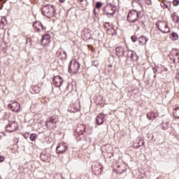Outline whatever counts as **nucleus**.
<instances>
[{"mask_svg":"<svg viewBox=\"0 0 179 179\" xmlns=\"http://www.w3.org/2000/svg\"><path fill=\"white\" fill-rule=\"evenodd\" d=\"M8 107L11 111L15 113H20L22 111V108H20V104L17 102H13L8 105Z\"/></svg>","mask_w":179,"mask_h":179,"instance_id":"nucleus-10","label":"nucleus"},{"mask_svg":"<svg viewBox=\"0 0 179 179\" xmlns=\"http://www.w3.org/2000/svg\"><path fill=\"white\" fill-rule=\"evenodd\" d=\"M101 6H103V4H101V2H97L96 4V8L97 9H100V8H101Z\"/></svg>","mask_w":179,"mask_h":179,"instance_id":"nucleus-33","label":"nucleus"},{"mask_svg":"<svg viewBox=\"0 0 179 179\" xmlns=\"http://www.w3.org/2000/svg\"><path fill=\"white\" fill-rule=\"evenodd\" d=\"M68 149V144L66 143H60L58 144L56 152L58 153V155H62V153H65L66 152V150Z\"/></svg>","mask_w":179,"mask_h":179,"instance_id":"nucleus-9","label":"nucleus"},{"mask_svg":"<svg viewBox=\"0 0 179 179\" xmlns=\"http://www.w3.org/2000/svg\"><path fill=\"white\" fill-rule=\"evenodd\" d=\"M169 128V122H162V129H167Z\"/></svg>","mask_w":179,"mask_h":179,"instance_id":"nucleus-27","label":"nucleus"},{"mask_svg":"<svg viewBox=\"0 0 179 179\" xmlns=\"http://www.w3.org/2000/svg\"><path fill=\"white\" fill-rule=\"evenodd\" d=\"M103 12L106 15H110V16H113V15L115 13V10L113 6L108 5L104 8Z\"/></svg>","mask_w":179,"mask_h":179,"instance_id":"nucleus-13","label":"nucleus"},{"mask_svg":"<svg viewBox=\"0 0 179 179\" xmlns=\"http://www.w3.org/2000/svg\"><path fill=\"white\" fill-rule=\"evenodd\" d=\"M131 41H133V43L136 42V40H138V38L136 36H132L131 37Z\"/></svg>","mask_w":179,"mask_h":179,"instance_id":"nucleus-34","label":"nucleus"},{"mask_svg":"<svg viewBox=\"0 0 179 179\" xmlns=\"http://www.w3.org/2000/svg\"><path fill=\"white\" fill-rule=\"evenodd\" d=\"M41 159L45 163H50L51 162V155L47 151H43L41 154Z\"/></svg>","mask_w":179,"mask_h":179,"instance_id":"nucleus-11","label":"nucleus"},{"mask_svg":"<svg viewBox=\"0 0 179 179\" xmlns=\"http://www.w3.org/2000/svg\"><path fill=\"white\" fill-rule=\"evenodd\" d=\"M174 61L179 62V53H176V56L174 57Z\"/></svg>","mask_w":179,"mask_h":179,"instance_id":"nucleus-35","label":"nucleus"},{"mask_svg":"<svg viewBox=\"0 0 179 179\" xmlns=\"http://www.w3.org/2000/svg\"><path fill=\"white\" fill-rule=\"evenodd\" d=\"M156 117H157V115L156 114V113L154 112H150L147 114V118L148 120H155Z\"/></svg>","mask_w":179,"mask_h":179,"instance_id":"nucleus-20","label":"nucleus"},{"mask_svg":"<svg viewBox=\"0 0 179 179\" xmlns=\"http://www.w3.org/2000/svg\"><path fill=\"white\" fill-rule=\"evenodd\" d=\"M42 15L46 17H52L55 15V8L51 5H45L42 8Z\"/></svg>","mask_w":179,"mask_h":179,"instance_id":"nucleus-1","label":"nucleus"},{"mask_svg":"<svg viewBox=\"0 0 179 179\" xmlns=\"http://www.w3.org/2000/svg\"><path fill=\"white\" fill-rule=\"evenodd\" d=\"M24 138H25V139H27V136H24Z\"/></svg>","mask_w":179,"mask_h":179,"instance_id":"nucleus-44","label":"nucleus"},{"mask_svg":"<svg viewBox=\"0 0 179 179\" xmlns=\"http://www.w3.org/2000/svg\"><path fill=\"white\" fill-rule=\"evenodd\" d=\"M173 117H175L176 118H179V108H176L175 109H173Z\"/></svg>","mask_w":179,"mask_h":179,"instance_id":"nucleus-23","label":"nucleus"},{"mask_svg":"<svg viewBox=\"0 0 179 179\" xmlns=\"http://www.w3.org/2000/svg\"><path fill=\"white\" fill-rule=\"evenodd\" d=\"M106 115H104V114L103 113H100L96 119V124L98 125H101L103 122H104V118H105Z\"/></svg>","mask_w":179,"mask_h":179,"instance_id":"nucleus-15","label":"nucleus"},{"mask_svg":"<svg viewBox=\"0 0 179 179\" xmlns=\"http://www.w3.org/2000/svg\"><path fill=\"white\" fill-rule=\"evenodd\" d=\"M127 170V168L125 167V164L124 163H117L115 164L113 171L116 173L117 174H122L124 171Z\"/></svg>","mask_w":179,"mask_h":179,"instance_id":"nucleus-6","label":"nucleus"},{"mask_svg":"<svg viewBox=\"0 0 179 179\" xmlns=\"http://www.w3.org/2000/svg\"><path fill=\"white\" fill-rule=\"evenodd\" d=\"M68 111H69V113H78L79 108H75V105H71L68 108Z\"/></svg>","mask_w":179,"mask_h":179,"instance_id":"nucleus-19","label":"nucleus"},{"mask_svg":"<svg viewBox=\"0 0 179 179\" xmlns=\"http://www.w3.org/2000/svg\"><path fill=\"white\" fill-rule=\"evenodd\" d=\"M93 65H94V66H99V61L96 60L94 62Z\"/></svg>","mask_w":179,"mask_h":179,"instance_id":"nucleus-37","label":"nucleus"},{"mask_svg":"<svg viewBox=\"0 0 179 179\" xmlns=\"http://www.w3.org/2000/svg\"><path fill=\"white\" fill-rule=\"evenodd\" d=\"M161 6L164 9H169V5L166 4V3H161Z\"/></svg>","mask_w":179,"mask_h":179,"instance_id":"nucleus-29","label":"nucleus"},{"mask_svg":"<svg viewBox=\"0 0 179 179\" xmlns=\"http://www.w3.org/2000/svg\"><path fill=\"white\" fill-rule=\"evenodd\" d=\"M56 54L59 59H64V58H66V52H62V51L58 50Z\"/></svg>","mask_w":179,"mask_h":179,"instance_id":"nucleus-18","label":"nucleus"},{"mask_svg":"<svg viewBox=\"0 0 179 179\" xmlns=\"http://www.w3.org/2000/svg\"><path fill=\"white\" fill-rule=\"evenodd\" d=\"M130 57L132 59V61H135L136 59H138V56H136V54H135L134 52L131 53Z\"/></svg>","mask_w":179,"mask_h":179,"instance_id":"nucleus-26","label":"nucleus"},{"mask_svg":"<svg viewBox=\"0 0 179 179\" xmlns=\"http://www.w3.org/2000/svg\"><path fill=\"white\" fill-rule=\"evenodd\" d=\"M81 135H83V131H81Z\"/></svg>","mask_w":179,"mask_h":179,"instance_id":"nucleus-45","label":"nucleus"},{"mask_svg":"<svg viewBox=\"0 0 179 179\" xmlns=\"http://www.w3.org/2000/svg\"><path fill=\"white\" fill-rule=\"evenodd\" d=\"M59 2H61V3H64V2H65V0H59Z\"/></svg>","mask_w":179,"mask_h":179,"instance_id":"nucleus-40","label":"nucleus"},{"mask_svg":"<svg viewBox=\"0 0 179 179\" xmlns=\"http://www.w3.org/2000/svg\"><path fill=\"white\" fill-rule=\"evenodd\" d=\"M92 171L94 173L96 176H99V174H101V171H103V166L100 163L95 162L92 166Z\"/></svg>","mask_w":179,"mask_h":179,"instance_id":"nucleus-8","label":"nucleus"},{"mask_svg":"<svg viewBox=\"0 0 179 179\" xmlns=\"http://www.w3.org/2000/svg\"><path fill=\"white\" fill-rule=\"evenodd\" d=\"M170 37L173 41H176V40H178V35L176 33H172Z\"/></svg>","mask_w":179,"mask_h":179,"instance_id":"nucleus-24","label":"nucleus"},{"mask_svg":"<svg viewBox=\"0 0 179 179\" xmlns=\"http://www.w3.org/2000/svg\"><path fill=\"white\" fill-rule=\"evenodd\" d=\"M106 156L108 159H111V157H113V156H114V153L108 152H106Z\"/></svg>","mask_w":179,"mask_h":179,"instance_id":"nucleus-28","label":"nucleus"},{"mask_svg":"<svg viewBox=\"0 0 179 179\" xmlns=\"http://www.w3.org/2000/svg\"><path fill=\"white\" fill-rule=\"evenodd\" d=\"M1 23L3 25L6 24V17H3L1 20Z\"/></svg>","mask_w":179,"mask_h":179,"instance_id":"nucleus-31","label":"nucleus"},{"mask_svg":"<svg viewBox=\"0 0 179 179\" xmlns=\"http://www.w3.org/2000/svg\"><path fill=\"white\" fill-rule=\"evenodd\" d=\"M29 138H30V141H31L32 142H34V141L37 139V134H31Z\"/></svg>","mask_w":179,"mask_h":179,"instance_id":"nucleus-25","label":"nucleus"},{"mask_svg":"<svg viewBox=\"0 0 179 179\" xmlns=\"http://www.w3.org/2000/svg\"><path fill=\"white\" fill-rule=\"evenodd\" d=\"M32 90H34L35 93H39V92H40V89L38 88V86H34L32 88Z\"/></svg>","mask_w":179,"mask_h":179,"instance_id":"nucleus-30","label":"nucleus"},{"mask_svg":"<svg viewBox=\"0 0 179 179\" xmlns=\"http://www.w3.org/2000/svg\"><path fill=\"white\" fill-rule=\"evenodd\" d=\"M5 161V157L3 156H0V163Z\"/></svg>","mask_w":179,"mask_h":179,"instance_id":"nucleus-38","label":"nucleus"},{"mask_svg":"<svg viewBox=\"0 0 179 179\" xmlns=\"http://www.w3.org/2000/svg\"><path fill=\"white\" fill-rule=\"evenodd\" d=\"M62 83H64V80L59 76H55L53 78V85L56 87H60L62 86Z\"/></svg>","mask_w":179,"mask_h":179,"instance_id":"nucleus-12","label":"nucleus"},{"mask_svg":"<svg viewBox=\"0 0 179 179\" xmlns=\"http://www.w3.org/2000/svg\"><path fill=\"white\" fill-rule=\"evenodd\" d=\"M108 26H110V23L108 22H106L105 24H103V27H105V29H106V27H108Z\"/></svg>","mask_w":179,"mask_h":179,"instance_id":"nucleus-39","label":"nucleus"},{"mask_svg":"<svg viewBox=\"0 0 179 179\" xmlns=\"http://www.w3.org/2000/svg\"><path fill=\"white\" fill-rule=\"evenodd\" d=\"M33 27L36 31H40L41 29L42 30H45V27L39 21H36L34 22L33 24Z\"/></svg>","mask_w":179,"mask_h":179,"instance_id":"nucleus-14","label":"nucleus"},{"mask_svg":"<svg viewBox=\"0 0 179 179\" xmlns=\"http://www.w3.org/2000/svg\"><path fill=\"white\" fill-rule=\"evenodd\" d=\"M84 132H86V127L84 128Z\"/></svg>","mask_w":179,"mask_h":179,"instance_id":"nucleus-41","label":"nucleus"},{"mask_svg":"<svg viewBox=\"0 0 179 179\" xmlns=\"http://www.w3.org/2000/svg\"><path fill=\"white\" fill-rule=\"evenodd\" d=\"M58 121V116L53 115L47 120L45 125L48 129H55Z\"/></svg>","mask_w":179,"mask_h":179,"instance_id":"nucleus-2","label":"nucleus"},{"mask_svg":"<svg viewBox=\"0 0 179 179\" xmlns=\"http://www.w3.org/2000/svg\"><path fill=\"white\" fill-rule=\"evenodd\" d=\"M17 128H19L17 123L15 121H13L8 122L6 129L7 132H15V131H17Z\"/></svg>","mask_w":179,"mask_h":179,"instance_id":"nucleus-7","label":"nucleus"},{"mask_svg":"<svg viewBox=\"0 0 179 179\" xmlns=\"http://www.w3.org/2000/svg\"><path fill=\"white\" fill-rule=\"evenodd\" d=\"M112 66H113V65H111V64L109 65V67H110V68H111Z\"/></svg>","mask_w":179,"mask_h":179,"instance_id":"nucleus-42","label":"nucleus"},{"mask_svg":"<svg viewBox=\"0 0 179 179\" xmlns=\"http://www.w3.org/2000/svg\"><path fill=\"white\" fill-rule=\"evenodd\" d=\"M173 6H178V5H179V0H173Z\"/></svg>","mask_w":179,"mask_h":179,"instance_id":"nucleus-32","label":"nucleus"},{"mask_svg":"<svg viewBox=\"0 0 179 179\" xmlns=\"http://www.w3.org/2000/svg\"><path fill=\"white\" fill-rule=\"evenodd\" d=\"M41 44H43V45L50 44V35L45 34L42 37Z\"/></svg>","mask_w":179,"mask_h":179,"instance_id":"nucleus-16","label":"nucleus"},{"mask_svg":"<svg viewBox=\"0 0 179 179\" xmlns=\"http://www.w3.org/2000/svg\"><path fill=\"white\" fill-rule=\"evenodd\" d=\"M145 3L148 5L150 6L152 5V0H146Z\"/></svg>","mask_w":179,"mask_h":179,"instance_id":"nucleus-36","label":"nucleus"},{"mask_svg":"<svg viewBox=\"0 0 179 179\" xmlns=\"http://www.w3.org/2000/svg\"><path fill=\"white\" fill-rule=\"evenodd\" d=\"M78 71H79V63L76 60L71 61L69 64V72L71 75H75V73H78Z\"/></svg>","mask_w":179,"mask_h":179,"instance_id":"nucleus-4","label":"nucleus"},{"mask_svg":"<svg viewBox=\"0 0 179 179\" xmlns=\"http://www.w3.org/2000/svg\"><path fill=\"white\" fill-rule=\"evenodd\" d=\"M115 51H116L117 55H119V56L124 55V48H122V47L116 48Z\"/></svg>","mask_w":179,"mask_h":179,"instance_id":"nucleus-22","label":"nucleus"},{"mask_svg":"<svg viewBox=\"0 0 179 179\" xmlns=\"http://www.w3.org/2000/svg\"><path fill=\"white\" fill-rule=\"evenodd\" d=\"M138 17H139V14L135 10H130L127 15V20L130 23L136 22V20H138Z\"/></svg>","mask_w":179,"mask_h":179,"instance_id":"nucleus-5","label":"nucleus"},{"mask_svg":"<svg viewBox=\"0 0 179 179\" xmlns=\"http://www.w3.org/2000/svg\"><path fill=\"white\" fill-rule=\"evenodd\" d=\"M171 19L174 23H179V17L177 13H173L171 15Z\"/></svg>","mask_w":179,"mask_h":179,"instance_id":"nucleus-21","label":"nucleus"},{"mask_svg":"<svg viewBox=\"0 0 179 179\" xmlns=\"http://www.w3.org/2000/svg\"><path fill=\"white\" fill-rule=\"evenodd\" d=\"M80 1V2H83V0H79Z\"/></svg>","mask_w":179,"mask_h":179,"instance_id":"nucleus-43","label":"nucleus"},{"mask_svg":"<svg viewBox=\"0 0 179 179\" xmlns=\"http://www.w3.org/2000/svg\"><path fill=\"white\" fill-rule=\"evenodd\" d=\"M154 72H156V70L154 69Z\"/></svg>","mask_w":179,"mask_h":179,"instance_id":"nucleus-46","label":"nucleus"},{"mask_svg":"<svg viewBox=\"0 0 179 179\" xmlns=\"http://www.w3.org/2000/svg\"><path fill=\"white\" fill-rule=\"evenodd\" d=\"M148 38L143 36H141L138 38V43L139 44H141V45H146V43H148Z\"/></svg>","mask_w":179,"mask_h":179,"instance_id":"nucleus-17","label":"nucleus"},{"mask_svg":"<svg viewBox=\"0 0 179 179\" xmlns=\"http://www.w3.org/2000/svg\"><path fill=\"white\" fill-rule=\"evenodd\" d=\"M157 27H158L159 30L162 33H170V28L166 21L159 20L157 22Z\"/></svg>","mask_w":179,"mask_h":179,"instance_id":"nucleus-3","label":"nucleus"}]
</instances>
